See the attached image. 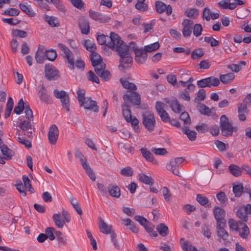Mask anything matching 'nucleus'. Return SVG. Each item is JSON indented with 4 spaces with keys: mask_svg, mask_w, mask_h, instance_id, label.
I'll list each match as a JSON object with an SVG mask.
<instances>
[{
    "mask_svg": "<svg viewBox=\"0 0 251 251\" xmlns=\"http://www.w3.org/2000/svg\"><path fill=\"white\" fill-rule=\"evenodd\" d=\"M114 51L118 52L120 56V62L121 67L123 68L129 67V64L132 62V57L128 51V47L126 43L122 41L114 49Z\"/></svg>",
    "mask_w": 251,
    "mask_h": 251,
    "instance_id": "f257e3e1",
    "label": "nucleus"
},
{
    "mask_svg": "<svg viewBox=\"0 0 251 251\" xmlns=\"http://www.w3.org/2000/svg\"><path fill=\"white\" fill-rule=\"evenodd\" d=\"M97 39L100 45H104L113 50L122 41L117 34L112 32H111L110 36H106L103 34L98 35Z\"/></svg>",
    "mask_w": 251,
    "mask_h": 251,
    "instance_id": "f03ea898",
    "label": "nucleus"
},
{
    "mask_svg": "<svg viewBox=\"0 0 251 251\" xmlns=\"http://www.w3.org/2000/svg\"><path fill=\"white\" fill-rule=\"evenodd\" d=\"M23 110H24L26 119L29 121H33V116L31 109L29 105L25 104L23 100L21 99L19 100L18 105L14 108V112L16 114H20Z\"/></svg>",
    "mask_w": 251,
    "mask_h": 251,
    "instance_id": "7ed1b4c3",
    "label": "nucleus"
},
{
    "mask_svg": "<svg viewBox=\"0 0 251 251\" xmlns=\"http://www.w3.org/2000/svg\"><path fill=\"white\" fill-rule=\"evenodd\" d=\"M142 123L148 131H152L156 123L154 114L151 112L144 113L142 114Z\"/></svg>",
    "mask_w": 251,
    "mask_h": 251,
    "instance_id": "20e7f679",
    "label": "nucleus"
},
{
    "mask_svg": "<svg viewBox=\"0 0 251 251\" xmlns=\"http://www.w3.org/2000/svg\"><path fill=\"white\" fill-rule=\"evenodd\" d=\"M220 126L222 134L225 136H231L234 127L229 123L228 118L223 115L220 118Z\"/></svg>",
    "mask_w": 251,
    "mask_h": 251,
    "instance_id": "39448f33",
    "label": "nucleus"
},
{
    "mask_svg": "<svg viewBox=\"0 0 251 251\" xmlns=\"http://www.w3.org/2000/svg\"><path fill=\"white\" fill-rule=\"evenodd\" d=\"M53 95L55 98L60 100L63 108L67 112L70 111V101L68 94L65 91L53 90Z\"/></svg>",
    "mask_w": 251,
    "mask_h": 251,
    "instance_id": "423d86ee",
    "label": "nucleus"
},
{
    "mask_svg": "<svg viewBox=\"0 0 251 251\" xmlns=\"http://www.w3.org/2000/svg\"><path fill=\"white\" fill-rule=\"evenodd\" d=\"M184 159L183 157H177L171 160L169 163L167 164L166 168L168 171L172 172L175 175L180 176L179 175V166L183 162Z\"/></svg>",
    "mask_w": 251,
    "mask_h": 251,
    "instance_id": "0eeeda50",
    "label": "nucleus"
},
{
    "mask_svg": "<svg viewBox=\"0 0 251 251\" xmlns=\"http://www.w3.org/2000/svg\"><path fill=\"white\" fill-rule=\"evenodd\" d=\"M37 94L41 102L46 104H51L52 102L51 98L48 94V91L43 84H40L38 86Z\"/></svg>",
    "mask_w": 251,
    "mask_h": 251,
    "instance_id": "6e6552de",
    "label": "nucleus"
},
{
    "mask_svg": "<svg viewBox=\"0 0 251 251\" xmlns=\"http://www.w3.org/2000/svg\"><path fill=\"white\" fill-rule=\"evenodd\" d=\"M123 99L125 102H131L134 105H139L141 103L140 96L137 92L133 91L128 92L124 95Z\"/></svg>",
    "mask_w": 251,
    "mask_h": 251,
    "instance_id": "1a4fd4ad",
    "label": "nucleus"
},
{
    "mask_svg": "<svg viewBox=\"0 0 251 251\" xmlns=\"http://www.w3.org/2000/svg\"><path fill=\"white\" fill-rule=\"evenodd\" d=\"M58 47L65 54V57L67 60V63L69 64V67L71 69H73L75 67V62L73 58V53L68 49V48L61 43H59Z\"/></svg>",
    "mask_w": 251,
    "mask_h": 251,
    "instance_id": "9d476101",
    "label": "nucleus"
},
{
    "mask_svg": "<svg viewBox=\"0 0 251 251\" xmlns=\"http://www.w3.org/2000/svg\"><path fill=\"white\" fill-rule=\"evenodd\" d=\"M45 77L49 80L55 79L59 77L58 70L52 65H46L45 67Z\"/></svg>",
    "mask_w": 251,
    "mask_h": 251,
    "instance_id": "9b49d317",
    "label": "nucleus"
},
{
    "mask_svg": "<svg viewBox=\"0 0 251 251\" xmlns=\"http://www.w3.org/2000/svg\"><path fill=\"white\" fill-rule=\"evenodd\" d=\"M213 214L216 221V224L226 223V212L224 209L219 206H216L213 209Z\"/></svg>",
    "mask_w": 251,
    "mask_h": 251,
    "instance_id": "f8f14e48",
    "label": "nucleus"
},
{
    "mask_svg": "<svg viewBox=\"0 0 251 251\" xmlns=\"http://www.w3.org/2000/svg\"><path fill=\"white\" fill-rule=\"evenodd\" d=\"M59 130L55 125H52L49 128L48 136L50 143L51 145L56 144L58 139Z\"/></svg>",
    "mask_w": 251,
    "mask_h": 251,
    "instance_id": "ddd939ff",
    "label": "nucleus"
},
{
    "mask_svg": "<svg viewBox=\"0 0 251 251\" xmlns=\"http://www.w3.org/2000/svg\"><path fill=\"white\" fill-rule=\"evenodd\" d=\"M155 7L156 12L158 13H162L166 11V13L168 16L170 15L172 13L173 9L170 5H166L165 3L161 1H156L155 2Z\"/></svg>",
    "mask_w": 251,
    "mask_h": 251,
    "instance_id": "4468645a",
    "label": "nucleus"
},
{
    "mask_svg": "<svg viewBox=\"0 0 251 251\" xmlns=\"http://www.w3.org/2000/svg\"><path fill=\"white\" fill-rule=\"evenodd\" d=\"M193 24V21L187 19L183 21L182 24L183 25V28L182 32L185 37H189L191 35Z\"/></svg>",
    "mask_w": 251,
    "mask_h": 251,
    "instance_id": "2eb2a0df",
    "label": "nucleus"
},
{
    "mask_svg": "<svg viewBox=\"0 0 251 251\" xmlns=\"http://www.w3.org/2000/svg\"><path fill=\"white\" fill-rule=\"evenodd\" d=\"M89 13L90 16L93 19L100 23L108 22L111 19L110 17L108 16L102 15L100 13L92 11V10H90Z\"/></svg>",
    "mask_w": 251,
    "mask_h": 251,
    "instance_id": "dca6fc26",
    "label": "nucleus"
},
{
    "mask_svg": "<svg viewBox=\"0 0 251 251\" xmlns=\"http://www.w3.org/2000/svg\"><path fill=\"white\" fill-rule=\"evenodd\" d=\"M135 54V60L137 63L143 64L146 62L148 58V53L143 48L140 49L139 50H136Z\"/></svg>",
    "mask_w": 251,
    "mask_h": 251,
    "instance_id": "f3484780",
    "label": "nucleus"
},
{
    "mask_svg": "<svg viewBox=\"0 0 251 251\" xmlns=\"http://www.w3.org/2000/svg\"><path fill=\"white\" fill-rule=\"evenodd\" d=\"M82 106L86 109L90 110L95 112H99V107L97 104V102L91 99V98H88L84 101V104Z\"/></svg>",
    "mask_w": 251,
    "mask_h": 251,
    "instance_id": "a211bd4d",
    "label": "nucleus"
},
{
    "mask_svg": "<svg viewBox=\"0 0 251 251\" xmlns=\"http://www.w3.org/2000/svg\"><path fill=\"white\" fill-rule=\"evenodd\" d=\"M226 226V223L216 224L217 235L225 241L227 240L228 237V232L225 229Z\"/></svg>",
    "mask_w": 251,
    "mask_h": 251,
    "instance_id": "6ab92c4d",
    "label": "nucleus"
},
{
    "mask_svg": "<svg viewBox=\"0 0 251 251\" xmlns=\"http://www.w3.org/2000/svg\"><path fill=\"white\" fill-rule=\"evenodd\" d=\"M79 26L82 34L87 35L89 33V23L86 19L81 18L79 19Z\"/></svg>",
    "mask_w": 251,
    "mask_h": 251,
    "instance_id": "aec40b11",
    "label": "nucleus"
},
{
    "mask_svg": "<svg viewBox=\"0 0 251 251\" xmlns=\"http://www.w3.org/2000/svg\"><path fill=\"white\" fill-rule=\"evenodd\" d=\"M107 191L109 195L113 198H119L121 196L120 188L115 185L110 184L107 187Z\"/></svg>",
    "mask_w": 251,
    "mask_h": 251,
    "instance_id": "412c9836",
    "label": "nucleus"
},
{
    "mask_svg": "<svg viewBox=\"0 0 251 251\" xmlns=\"http://www.w3.org/2000/svg\"><path fill=\"white\" fill-rule=\"evenodd\" d=\"M99 228L100 231L105 234H108L113 230L112 226H108L104 220L101 218H99Z\"/></svg>",
    "mask_w": 251,
    "mask_h": 251,
    "instance_id": "4be33fe9",
    "label": "nucleus"
},
{
    "mask_svg": "<svg viewBox=\"0 0 251 251\" xmlns=\"http://www.w3.org/2000/svg\"><path fill=\"white\" fill-rule=\"evenodd\" d=\"M140 151L142 153V155L147 160L152 162L153 164H157V161L156 160L154 159L152 154L146 148H141L140 149Z\"/></svg>",
    "mask_w": 251,
    "mask_h": 251,
    "instance_id": "5701e85b",
    "label": "nucleus"
},
{
    "mask_svg": "<svg viewBox=\"0 0 251 251\" xmlns=\"http://www.w3.org/2000/svg\"><path fill=\"white\" fill-rule=\"evenodd\" d=\"M123 115L126 122H129L132 117L129 105L126 102L122 105Z\"/></svg>",
    "mask_w": 251,
    "mask_h": 251,
    "instance_id": "b1692460",
    "label": "nucleus"
},
{
    "mask_svg": "<svg viewBox=\"0 0 251 251\" xmlns=\"http://www.w3.org/2000/svg\"><path fill=\"white\" fill-rule=\"evenodd\" d=\"M167 102L170 104V106L174 112L179 113L182 111L181 106L176 99L173 100L171 101H168Z\"/></svg>",
    "mask_w": 251,
    "mask_h": 251,
    "instance_id": "393cba45",
    "label": "nucleus"
},
{
    "mask_svg": "<svg viewBox=\"0 0 251 251\" xmlns=\"http://www.w3.org/2000/svg\"><path fill=\"white\" fill-rule=\"evenodd\" d=\"M0 149L2 154L4 156V159L6 160L11 159L12 157L14 155V151L9 149L5 145L2 146Z\"/></svg>",
    "mask_w": 251,
    "mask_h": 251,
    "instance_id": "a878e982",
    "label": "nucleus"
},
{
    "mask_svg": "<svg viewBox=\"0 0 251 251\" xmlns=\"http://www.w3.org/2000/svg\"><path fill=\"white\" fill-rule=\"evenodd\" d=\"M196 200L200 204L205 207L209 208L211 206V203L209 202L208 198L201 194H197Z\"/></svg>",
    "mask_w": 251,
    "mask_h": 251,
    "instance_id": "bb28decb",
    "label": "nucleus"
},
{
    "mask_svg": "<svg viewBox=\"0 0 251 251\" xmlns=\"http://www.w3.org/2000/svg\"><path fill=\"white\" fill-rule=\"evenodd\" d=\"M120 81L123 87L125 89L129 90L130 91H135L137 89V87L135 84L129 82L124 78H121Z\"/></svg>",
    "mask_w": 251,
    "mask_h": 251,
    "instance_id": "cd10ccee",
    "label": "nucleus"
},
{
    "mask_svg": "<svg viewBox=\"0 0 251 251\" xmlns=\"http://www.w3.org/2000/svg\"><path fill=\"white\" fill-rule=\"evenodd\" d=\"M82 166L90 178L93 181H95L96 178L95 175L87 162H84Z\"/></svg>",
    "mask_w": 251,
    "mask_h": 251,
    "instance_id": "c85d7f7f",
    "label": "nucleus"
},
{
    "mask_svg": "<svg viewBox=\"0 0 251 251\" xmlns=\"http://www.w3.org/2000/svg\"><path fill=\"white\" fill-rule=\"evenodd\" d=\"M82 166L90 178L93 181H95L96 178L95 175L87 162H84Z\"/></svg>",
    "mask_w": 251,
    "mask_h": 251,
    "instance_id": "c756f323",
    "label": "nucleus"
},
{
    "mask_svg": "<svg viewBox=\"0 0 251 251\" xmlns=\"http://www.w3.org/2000/svg\"><path fill=\"white\" fill-rule=\"evenodd\" d=\"M197 109L201 114L207 116H211V110L206 105L199 103Z\"/></svg>",
    "mask_w": 251,
    "mask_h": 251,
    "instance_id": "7c9ffc66",
    "label": "nucleus"
},
{
    "mask_svg": "<svg viewBox=\"0 0 251 251\" xmlns=\"http://www.w3.org/2000/svg\"><path fill=\"white\" fill-rule=\"evenodd\" d=\"M139 180L146 184L152 185L154 183L153 179L150 176H147L144 174H140L138 176Z\"/></svg>",
    "mask_w": 251,
    "mask_h": 251,
    "instance_id": "2f4dec72",
    "label": "nucleus"
},
{
    "mask_svg": "<svg viewBox=\"0 0 251 251\" xmlns=\"http://www.w3.org/2000/svg\"><path fill=\"white\" fill-rule=\"evenodd\" d=\"M230 173L234 176L238 177L242 175V168L235 164H231L228 167Z\"/></svg>",
    "mask_w": 251,
    "mask_h": 251,
    "instance_id": "473e14b6",
    "label": "nucleus"
},
{
    "mask_svg": "<svg viewBox=\"0 0 251 251\" xmlns=\"http://www.w3.org/2000/svg\"><path fill=\"white\" fill-rule=\"evenodd\" d=\"M52 219L56 226L59 228H62L65 224V222L61 219L59 213L54 214L52 216Z\"/></svg>",
    "mask_w": 251,
    "mask_h": 251,
    "instance_id": "72a5a7b5",
    "label": "nucleus"
},
{
    "mask_svg": "<svg viewBox=\"0 0 251 251\" xmlns=\"http://www.w3.org/2000/svg\"><path fill=\"white\" fill-rule=\"evenodd\" d=\"M20 9L30 17L35 16V13L32 10L30 5H27L26 3H20L19 4Z\"/></svg>",
    "mask_w": 251,
    "mask_h": 251,
    "instance_id": "f704fd0d",
    "label": "nucleus"
},
{
    "mask_svg": "<svg viewBox=\"0 0 251 251\" xmlns=\"http://www.w3.org/2000/svg\"><path fill=\"white\" fill-rule=\"evenodd\" d=\"M237 216L243 222H246L248 220V214L242 206H240L236 212Z\"/></svg>",
    "mask_w": 251,
    "mask_h": 251,
    "instance_id": "c9c22d12",
    "label": "nucleus"
},
{
    "mask_svg": "<svg viewBox=\"0 0 251 251\" xmlns=\"http://www.w3.org/2000/svg\"><path fill=\"white\" fill-rule=\"evenodd\" d=\"M91 61L93 66H99L102 63L101 57L96 52L91 54Z\"/></svg>",
    "mask_w": 251,
    "mask_h": 251,
    "instance_id": "e433bc0d",
    "label": "nucleus"
},
{
    "mask_svg": "<svg viewBox=\"0 0 251 251\" xmlns=\"http://www.w3.org/2000/svg\"><path fill=\"white\" fill-rule=\"evenodd\" d=\"M235 77V75L232 73H228L225 75H220V79L221 82L224 84H227L228 82L233 80Z\"/></svg>",
    "mask_w": 251,
    "mask_h": 251,
    "instance_id": "4c0bfd02",
    "label": "nucleus"
},
{
    "mask_svg": "<svg viewBox=\"0 0 251 251\" xmlns=\"http://www.w3.org/2000/svg\"><path fill=\"white\" fill-rule=\"evenodd\" d=\"M84 46L86 48V50L91 52V54L96 52L97 49L96 44L90 40H86L84 41Z\"/></svg>",
    "mask_w": 251,
    "mask_h": 251,
    "instance_id": "58836bf2",
    "label": "nucleus"
},
{
    "mask_svg": "<svg viewBox=\"0 0 251 251\" xmlns=\"http://www.w3.org/2000/svg\"><path fill=\"white\" fill-rule=\"evenodd\" d=\"M216 198L219 201L220 204L224 206L227 205L228 199L224 192H220L216 194Z\"/></svg>",
    "mask_w": 251,
    "mask_h": 251,
    "instance_id": "ea45409f",
    "label": "nucleus"
},
{
    "mask_svg": "<svg viewBox=\"0 0 251 251\" xmlns=\"http://www.w3.org/2000/svg\"><path fill=\"white\" fill-rule=\"evenodd\" d=\"M156 229L159 234L163 237L166 236L169 233V229L167 226L164 224H159L156 227Z\"/></svg>",
    "mask_w": 251,
    "mask_h": 251,
    "instance_id": "a19ab883",
    "label": "nucleus"
},
{
    "mask_svg": "<svg viewBox=\"0 0 251 251\" xmlns=\"http://www.w3.org/2000/svg\"><path fill=\"white\" fill-rule=\"evenodd\" d=\"M45 20L49 25L52 27H56L59 26L58 19L53 16H49L45 15Z\"/></svg>",
    "mask_w": 251,
    "mask_h": 251,
    "instance_id": "79ce46f5",
    "label": "nucleus"
},
{
    "mask_svg": "<svg viewBox=\"0 0 251 251\" xmlns=\"http://www.w3.org/2000/svg\"><path fill=\"white\" fill-rule=\"evenodd\" d=\"M182 131L190 141H194L196 139L197 135L196 131L190 130L186 126L183 128Z\"/></svg>",
    "mask_w": 251,
    "mask_h": 251,
    "instance_id": "37998d69",
    "label": "nucleus"
},
{
    "mask_svg": "<svg viewBox=\"0 0 251 251\" xmlns=\"http://www.w3.org/2000/svg\"><path fill=\"white\" fill-rule=\"evenodd\" d=\"M85 93L84 90L80 89L76 92L77 100L80 106H83L84 101L86 100L85 97Z\"/></svg>",
    "mask_w": 251,
    "mask_h": 251,
    "instance_id": "c03bdc74",
    "label": "nucleus"
},
{
    "mask_svg": "<svg viewBox=\"0 0 251 251\" xmlns=\"http://www.w3.org/2000/svg\"><path fill=\"white\" fill-rule=\"evenodd\" d=\"M13 100L12 98L9 97L8 99V101L6 104V108L5 111L4 116L5 118H8L11 113V112L13 109Z\"/></svg>",
    "mask_w": 251,
    "mask_h": 251,
    "instance_id": "a18cd8bd",
    "label": "nucleus"
},
{
    "mask_svg": "<svg viewBox=\"0 0 251 251\" xmlns=\"http://www.w3.org/2000/svg\"><path fill=\"white\" fill-rule=\"evenodd\" d=\"M250 231L249 227L246 224H243V227L239 230V235L244 239L248 238Z\"/></svg>",
    "mask_w": 251,
    "mask_h": 251,
    "instance_id": "49530a36",
    "label": "nucleus"
},
{
    "mask_svg": "<svg viewBox=\"0 0 251 251\" xmlns=\"http://www.w3.org/2000/svg\"><path fill=\"white\" fill-rule=\"evenodd\" d=\"M160 45L158 42H156L154 43L145 46L143 49L146 50V53L151 52L156 50L159 49Z\"/></svg>",
    "mask_w": 251,
    "mask_h": 251,
    "instance_id": "de8ad7c7",
    "label": "nucleus"
},
{
    "mask_svg": "<svg viewBox=\"0 0 251 251\" xmlns=\"http://www.w3.org/2000/svg\"><path fill=\"white\" fill-rule=\"evenodd\" d=\"M144 227L151 236L154 237L157 236V233L154 230V226L150 222H149V223L146 224Z\"/></svg>",
    "mask_w": 251,
    "mask_h": 251,
    "instance_id": "09e8293b",
    "label": "nucleus"
},
{
    "mask_svg": "<svg viewBox=\"0 0 251 251\" xmlns=\"http://www.w3.org/2000/svg\"><path fill=\"white\" fill-rule=\"evenodd\" d=\"M46 58L50 61H54L57 56V53L55 50L50 49L45 52Z\"/></svg>",
    "mask_w": 251,
    "mask_h": 251,
    "instance_id": "8fccbe9b",
    "label": "nucleus"
},
{
    "mask_svg": "<svg viewBox=\"0 0 251 251\" xmlns=\"http://www.w3.org/2000/svg\"><path fill=\"white\" fill-rule=\"evenodd\" d=\"M23 181L24 182L25 187L28 189V191L30 193H33L34 190L30 183V181L28 177L27 176L24 175L23 176Z\"/></svg>",
    "mask_w": 251,
    "mask_h": 251,
    "instance_id": "3c124183",
    "label": "nucleus"
},
{
    "mask_svg": "<svg viewBox=\"0 0 251 251\" xmlns=\"http://www.w3.org/2000/svg\"><path fill=\"white\" fill-rule=\"evenodd\" d=\"M244 191V187L242 184L234 185L233 187V192L235 197H240Z\"/></svg>",
    "mask_w": 251,
    "mask_h": 251,
    "instance_id": "603ef678",
    "label": "nucleus"
},
{
    "mask_svg": "<svg viewBox=\"0 0 251 251\" xmlns=\"http://www.w3.org/2000/svg\"><path fill=\"white\" fill-rule=\"evenodd\" d=\"M210 78H209L208 77L201 79L197 81V84L200 88L210 87Z\"/></svg>",
    "mask_w": 251,
    "mask_h": 251,
    "instance_id": "864d4df0",
    "label": "nucleus"
},
{
    "mask_svg": "<svg viewBox=\"0 0 251 251\" xmlns=\"http://www.w3.org/2000/svg\"><path fill=\"white\" fill-rule=\"evenodd\" d=\"M204 52L202 48H198L194 50L191 53V57L193 59H198L202 56Z\"/></svg>",
    "mask_w": 251,
    "mask_h": 251,
    "instance_id": "5fc2aeb1",
    "label": "nucleus"
},
{
    "mask_svg": "<svg viewBox=\"0 0 251 251\" xmlns=\"http://www.w3.org/2000/svg\"><path fill=\"white\" fill-rule=\"evenodd\" d=\"M20 11L15 8H8L5 10L2 14L10 16H16L19 15Z\"/></svg>",
    "mask_w": 251,
    "mask_h": 251,
    "instance_id": "6e6d98bb",
    "label": "nucleus"
},
{
    "mask_svg": "<svg viewBox=\"0 0 251 251\" xmlns=\"http://www.w3.org/2000/svg\"><path fill=\"white\" fill-rule=\"evenodd\" d=\"M166 79L168 82L176 88H178L179 87V85L177 83L176 78L175 75L171 74L168 75L166 77Z\"/></svg>",
    "mask_w": 251,
    "mask_h": 251,
    "instance_id": "4d7b16f0",
    "label": "nucleus"
},
{
    "mask_svg": "<svg viewBox=\"0 0 251 251\" xmlns=\"http://www.w3.org/2000/svg\"><path fill=\"white\" fill-rule=\"evenodd\" d=\"M120 174L125 176H131L133 174V171L130 167H126L123 168Z\"/></svg>",
    "mask_w": 251,
    "mask_h": 251,
    "instance_id": "13d9d810",
    "label": "nucleus"
},
{
    "mask_svg": "<svg viewBox=\"0 0 251 251\" xmlns=\"http://www.w3.org/2000/svg\"><path fill=\"white\" fill-rule=\"evenodd\" d=\"M45 58V52L44 53V52H42V50L41 51L40 50L39 51H37L35 54V59L38 63L41 64L43 63Z\"/></svg>",
    "mask_w": 251,
    "mask_h": 251,
    "instance_id": "bf43d9fd",
    "label": "nucleus"
},
{
    "mask_svg": "<svg viewBox=\"0 0 251 251\" xmlns=\"http://www.w3.org/2000/svg\"><path fill=\"white\" fill-rule=\"evenodd\" d=\"M162 193L165 200L170 202L171 199V193L169 189L167 187L162 188Z\"/></svg>",
    "mask_w": 251,
    "mask_h": 251,
    "instance_id": "052dcab7",
    "label": "nucleus"
},
{
    "mask_svg": "<svg viewBox=\"0 0 251 251\" xmlns=\"http://www.w3.org/2000/svg\"><path fill=\"white\" fill-rule=\"evenodd\" d=\"M55 236L56 237L57 240L62 244L64 245H66L67 243V239L65 238L63 233L59 231H56L55 232Z\"/></svg>",
    "mask_w": 251,
    "mask_h": 251,
    "instance_id": "680f3d73",
    "label": "nucleus"
},
{
    "mask_svg": "<svg viewBox=\"0 0 251 251\" xmlns=\"http://www.w3.org/2000/svg\"><path fill=\"white\" fill-rule=\"evenodd\" d=\"M206 92L203 89H200L197 93V97L195 99V102H197V100H203L206 98Z\"/></svg>",
    "mask_w": 251,
    "mask_h": 251,
    "instance_id": "e2e57ef3",
    "label": "nucleus"
},
{
    "mask_svg": "<svg viewBox=\"0 0 251 251\" xmlns=\"http://www.w3.org/2000/svg\"><path fill=\"white\" fill-rule=\"evenodd\" d=\"M54 231V228L51 227H48L45 229V233L47 236L48 238L51 241H52L55 239V236L53 234V231Z\"/></svg>",
    "mask_w": 251,
    "mask_h": 251,
    "instance_id": "0e129e2a",
    "label": "nucleus"
},
{
    "mask_svg": "<svg viewBox=\"0 0 251 251\" xmlns=\"http://www.w3.org/2000/svg\"><path fill=\"white\" fill-rule=\"evenodd\" d=\"M20 128L23 131L31 129V124L30 121H24L19 125Z\"/></svg>",
    "mask_w": 251,
    "mask_h": 251,
    "instance_id": "69168bd1",
    "label": "nucleus"
},
{
    "mask_svg": "<svg viewBox=\"0 0 251 251\" xmlns=\"http://www.w3.org/2000/svg\"><path fill=\"white\" fill-rule=\"evenodd\" d=\"M88 78L89 81L92 82H96L98 84L100 83L98 77L92 71H89L88 72Z\"/></svg>",
    "mask_w": 251,
    "mask_h": 251,
    "instance_id": "338daca9",
    "label": "nucleus"
},
{
    "mask_svg": "<svg viewBox=\"0 0 251 251\" xmlns=\"http://www.w3.org/2000/svg\"><path fill=\"white\" fill-rule=\"evenodd\" d=\"M181 246L184 251H191L192 246L185 241L183 238H181L180 241Z\"/></svg>",
    "mask_w": 251,
    "mask_h": 251,
    "instance_id": "774afa93",
    "label": "nucleus"
}]
</instances>
